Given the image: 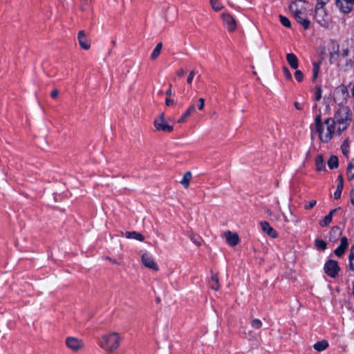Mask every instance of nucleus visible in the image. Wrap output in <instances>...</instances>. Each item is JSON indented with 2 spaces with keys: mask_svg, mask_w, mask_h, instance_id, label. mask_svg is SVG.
Returning <instances> with one entry per match:
<instances>
[{
  "mask_svg": "<svg viewBox=\"0 0 354 354\" xmlns=\"http://www.w3.org/2000/svg\"><path fill=\"white\" fill-rule=\"evenodd\" d=\"M352 113L348 107L343 106L338 109L336 111L332 121L334 123V127H337V133L340 135L342 131H345L351 120Z\"/></svg>",
  "mask_w": 354,
  "mask_h": 354,
  "instance_id": "f257e3e1",
  "label": "nucleus"
},
{
  "mask_svg": "<svg viewBox=\"0 0 354 354\" xmlns=\"http://www.w3.org/2000/svg\"><path fill=\"white\" fill-rule=\"evenodd\" d=\"M120 342L118 333H104L101 338L100 345L103 349L111 352L118 348Z\"/></svg>",
  "mask_w": 354,
  "mask_h": 354,
  "instance_id": "f03ea898",
  "label": "nucleus"
},
{
  "mask_svg": "<svg viewBox=\"0 0 354 354\" xmlns=\"http://www.w3.org/2000/svg\"><path fill=\"white\" fill-rule=\"evenodd\" d=\"M324 124L326 125V132L324 133V127H322L321 130L319 131H317V133H319L320 140L322 142L327 143L333 138L336 129L334 127V123L332 121L331 118L326 119Z\"/></svg>",
  "mask_w": 354,
  "mask_h": 354,
  "instance_id": "7ed1b4c3",
  "label": "nucleus"
},
{
  "mask_svg": "<svg viewBox=\"0 0 354 354\" xmlns=\"http://www.w3.org/2000/svg\"><path fill=\"white\" fill-rule=\"evenodd\" d=\"M153 125L155 129L158 131L170 133L174 130V127L167 122L164 117V113H161L155 118Z\"/></svg>",
  "mask_w": 354,
  "mask_h": 354,
  "instance_id": "20e7f679",
  "label": "nucleus"
},
{
  "mask_svg": "<svg viewBox=\"0 0 354 354\" xmlns=\"http://www.w3.org/2000/svg\"><path fill=\"white\" fill-rule=\"evenodd\" d=\"M315 19L317 22L322 26H328L329 19L325 10L324 9V6L317 5L315 8Z\"/></svg>",
  "mask_w": 354,
  "mask_h": 354,
  "instance_id": "39448f33",
  "label": "nucleus"
},
{
  "mask_svg": "<svg viewBox=\"0 0 354 354\" xmlns=\"http://www.w3.org/2000/svg\"><path fill=\"white\" fill-rule=\"evenodd\" d=\"M339 270L340 268L337 261L332 259L328 260L324 266L325 273L331 278H335L337 275Z\"/></svg>",
  "mask_w": 354,
  "mask_h": 354,
  "instance_id": "423d86ee",
  "label": "nucleus"
},
{
  "mask_svg": "<svg viewBox=\"0 0 354 354\" xmlns=\"http://www.w3.org/2000/svg\"><path fill=\"white\" fill-rule=\"evenodd\" d=\"M66 345L73 351L77 352L83 348L84 344L82 339L75 337H68L65 341Z\"/></svg>",
  "mask_w": 354,
  "mask_h": 354,
  "instance_id": "0eeeda50",
  "label": "nucleus"
},
{
  "mask_svg": "<svg viewBox=\"0 0 354 354\" xmlns=\"http://www.w3.org/2000/svg\"><path fill=\"white\" fill-rule=\"evenodd\" d=\"M335 5L340 12L347 14L351 12L354 0H335Z\"/></svg>",
  "mask_w": 354,
  "mask_h": 354,
  "instance_id": "6e6552de",
  "label": "nucleus"
},
{
  "mask_svg": "<svg viewBox=\"0 0 354 354\" xmlns=\"http://www.w3.org/2000/svg\"><path fill=\"white\" fill-rule=\"evenodd\" d=\"M142 262L144 264V266L148 268H150L156 271L158 270L157 263L155 262L151 255H150L147 252H145L144 254H142Z\"/></svg>",
  "mask_w": 354,
  "mask_h": 354,
  "instance_id": "1a4fd4ad",
  "label": "nucleus"
},
{
  "mask_svg": "<svg viewBox=\"0 0 354 354\" xmlns=\"http://www.w3.org/2000/svg\"><path fill=\"white\" fill-rule=\"evenodd\" d=\"M348 96V92L346 86L344 84L338 86L335 93V100L338 101L339 100H345Z\"/></svg>",
  "mask_w": 354,
  "mask_h": 354,
  "instance_id": "9d476101",
  "label": "nucleus"
},
{
  "mask_svg": "<svg viewBox=\"0 0 354 354\" xmlns=\"http://www.w3.org/2000/svg\"><path fill=\"white\" fill-rule=\"evenodd\" d=\"M222 18L229 31H234L236 28V21L230 14H223Z\"/></svg>",
  "mask_w": 354,
  "mask_h": 354,
  "instance_id": "9b49d317",
  "label": "nucleus"
},
{
  "mask_svg": "<svg viewBox=\"0 0 354 354\" xmlns=\"http://www.w3.org/2000/svg\"><path fill=\"white\" fill-rule=\"evenodd\" d=\"M225 236L227 243L234 247L239 243V237L236 233L227 231L225 233Z\"/></svg>",
  "mask_w": 354,
  "mask_h": 354,
  "instance_id": "f8f14e48",
  "label": "nucleus"
},
{
  "mask_svg": "<svg viewBox=\"0 0 354 354\" xmlns=\"http://www.w3.org/2000/svg\"><path fill=\"white\" fill-rule=\"evenodd\" d=\"M260 225L262 230L264 232L267 233L268 235L270 236V237L276 238L278 236L277 231L272 227L270 226L268 222L261 221Z\"/></svg>",
  "mask_w": 354,
  "mask_h": 354,
  "instance_id": "ddd939ff",
  "label": "nucleus"
},
{
  "mask_svg": "<svg viewBox=\"0 0 354 354\" xmlns=\"http://www.w3.org/2000/svg\"><path fill=\"white\" fill-rule=\"evenodd\" d=\"M77 39L80 46L84 49L88 50L90 48L91 44L89 41L87 39L86 37L85 32L84 30H81L79 32L77 35Z\"/></svg>",
  "mask_w": 354,
  "mask_h": 354,
  "instance_id": "4468645a",
  "label": "nucleus"
},
{
  "mask_svg": "<svg viewBox=\"0 0 354 354\" xmlns=\"http://www.w3.org/2000/svg\"><path fill=\"white\" fill-rule=\"evenodd\" d=\"M347 247H348V239L346 236H344L341 239V242H340L339 245L335 250V251H334L335 254L338 257H342L344 254Z\"/></svg>",
  "mask_w": 354,
  "mask_h": 354,
  "instance_id": "2eb2a0df",
  "label": "nucleus"
},
{
  "mask_svg": "<svg viewBox=\"0 0 354 354\" xmlns=\"http://www.w3.org/2000/svg\"><path fill=\"white\" fill-rule=\"evenodd\" d=\"M286 59L290 66L293 69H297L299 66V61L296 55L293 53H288Z\"/></svg>",
  "mask_w": 354,
  "mask_h": 354,
  "instance_id": "dca6fc26",
  "label": "nucleus"
},
{
  "mask_svg": "<svg viewBox=\"0 0 354 354\" xmlns=\"http://www.w3.org/2000/svg\"><path fill=\"white\" fill-rule=\"evenodd\" d=\"M301 3H302L301 0H299L296 2H292L290 5L289 9H290V11L292 12V14L293 15V16H295L297 15H304V12L302 11V9L299 8V4Z\"/></svg>",
  "mask_w": 354,
  "mask_h": 354,
  "instance_id": "f3484780",
  "label": "nucleus"
},
{
  "mask_svg": "<svg viewBox=\"0 0 354 354\" xmlns=\"http://www.w3.org/2000/svg\"><path fill=\"white\" fill-rule=\"evenodd\" d=\"M196 111V108L194 104H192L187 109L185 113L178 120V123H183L186 121V119L194 111Z\"/></svg>",
  "mask_w": 354,
  "mask_h": 354,
  "instance_id": "a211bd4d",
  "label": "nucleus"
},
{
  "mask_svg": "<svg viewBox=\"0 0 354 354\" xmlns=\"http://www.w3.org/2000/svg\"><path fill=\"white\" fill-rule=\"evenodd\" d=\"M303 15H297L294 17L296 19L297 23L302 25L305 30H307L310 26V21L308 19L304 18Z\"/></svg>",
  "mask_w": 354,
  "mask_h": 354,
  "instance_id": "6ab92c4d",
  "label": "nucleus"
},
{
  "mask_svg": "<svg viewBox=\"0 0 354 354\" xmlns=\"http://www.w3.org/2000/svg\"><path fill=\"white\" fill-rule=\"evenodd\" d=\"M315 165L317 167V170L320 171H325L326 167L324 164V157L322 155H318L315 158Z\"/></svg>",
  "mask_w": 354,
  "mask_h": 354,
  "instance_id": "aec40b11",
  "label": "nucleus"
},
{
  "mask_svg": "<svg viewBox=\"0 0 354 354\" xmlns=\"http://www.w3.org/2000/svg\"><path fill=\"white\" fill-rule=\"evenodd\" d=\"M328 347V343L325 339L319 341L313 345V348L319 352L326 350Z\"/></svg>",
  "mask_w": 354,
  "mask_h": 354,
  "instance_id": "412c9836",
  "label": "nucleus"
},
{
  "mask_svg": "<svg viewBox=\"0 0 354 354\" xmlns=\"http://www.w3.org/2000/svg\"><path fill=\"white\" fill-rule=\"evenodd\" d=\"M327 164L330 169L337 168L339 166L338 158L335 155H331L328 160Z\"/></svg>",
  "mask_w": 354,
  "mask_h": 354,
  "instance_id": "4be33fe9",
  "label": "nucleus"
},
{
  "mask_svg": "<svg viewBox=\"0 0 354 354\" xmlns=\"http://www.w3.org/2000/svg\"><path fill=\"white\" fill-rule=\"evenodd\" d=\"M192 177V175L191 171H186L184 174L183 178L180 180V183L183 185V186L185 188H186V189L188 188V187L189 185V181L191 180Z\"/></svg>",
  "mask_w": 354,
  "mask_h": 354,
  "instance_id": "5701e85b",
  "label": "nucleus"
},
{
  "mask_svg": "<svg viewBox=\"0 0 354 354\" xmlns=\"http://www.w3.org/2000/svg\"><path fill=\"white\" fill-rule=\"evenodd\" d=\"M209 286L212 289L217 291L219 290L220 285L217 274H212L209 281Z\"/></svg>",
  "mask_w": 354,
  "mask_h": 354,
  "instance_id": "b1692460",
  "label": "nucleus"
},
{
  "mask_svg": "<svg viewBox=\"0 0 354 354\" xmlns=\"http://www.w3.org/2000/svg\"><path fill=\"white\" fill-rule=\"evenodd\" d=\"M339 45L336 44L333 46V52L330 53V64L334 63L335 61L337 60V57H339Z\"/></svg>",
  "mask_w": 354,
  "mask_h": 354,
  "instance_id": "393cba45",
  "label": "nucleus"
},
{
  "mask_svg": "<svg viewBox=\"0 0 354 354\" xmlns=\"http://www.w3.org/2000/svg\"><path fill=\"white\" fill-rule=\"evenodd\" d=\"M347 177L348 180L354 179V159H353L348 164L346 170Z\"/></svg>",
  "mask_w": 354,
  "mask_h": 354,
  "instance_id": "a878e982",
  "label": "nucleus"
},
{
  "mask_svg": "<svg viewBox=\"0 0 354 354\" xmlns=\"http://www.w3.org/2000/svg\"><path fill=\"white\" fill-rule=\"evenodd\" d=\"M162 44L161 42L158 43L155 48L153 49V51L151 55V59L154 60L156 59L160 54L161 50H162Z\"/></svg>",
  "mask_w": 354,
  "mask_h": 354,
  "instance_id": "bb28decb",
  "label": "nucleus"
},
{
  "mask_svg": "<svg viewBox=\"0 0 354 354\" xmlns=\"http://www.w3.org/2000/svg\"><path fill=\"white\" fill-rule=\"evenodd\" d=\"M348 260L350 269L354 270V245L351 248Z\"/></svg>",
  "mask_w": 354,
  "mask_h": 354,
  "instance_id": "cd10ccee",
  "label": "nucleus"
},
{
  "mask_svg": "<svg viewBox=\"0 0 354 354\" xmlns=\"http://www.w3.org/2000/svg\"><path fill=\"white\" fill-rule=\"evenodd\" d=\"M189 237L197 246H200L201 245V237L199 236L194 234L193 232H190L189 234Z\"/></svg>",
  "mask_w": 354,
  "mask_h": 354,
  "instance_id": "c85d7f7f",
  "label": "nucleus"
},
{
  "mask_svg": "<svg viewBox=\"0 0 354 354\" xmlns=\"http://www.w3.org/2000/svg\"><path fill=\"white\" fill-rule=\"evenodd\" d=\"M313 81L315 82L317 78L319 71V64L317 62H314L313 64Z\"/></svg>",
  "mask_w": 354,
  "mask_h": 354,
  "instance_id": "c756f323",
  "label": "nucleus"
},
{
  "mask_svg": "<svg viewBox=\"0 0 354 354\" xmlns=\"http://www.w3.org/2000/svg\"><path fill=\"white\" fill-rule=\"evenodd\" d=\"M315 130L317 131H319L323 127V124L322 122V116L321 115H317L315 119Z\"/></svg>",
  "mask_w": 354,
  "mask_h": 354,
  "instance_id": "7c9ffc66",
  "label": "nucleus"
},
{
  "mask_svg": "<svg viewBox=\"0 0 354 354\" xmlns=\"http://www.w3.org/2000/svg\"><path fill=\"white\" fill-rule=\"evenodd\" d=\"M315 245L321 250H325L326 249V243L322 239H316L315 241Z\"/></svg>",
  "mask_w": 354,
  "mask_h": 354,
  "instance_id": "2f4dec72",
  "label": "nucleus"
},
{
  "mask_svg": "<svg viewBox=\"0 0 354 354\" xmlns=\"http://www.w3.org/2000/svg\"><path fill=\"white\" fill-rule=\"evenodd\" d=\"M332 217L330 215L327 214L323 220L320 221L319 225L322 227H326L328 226L332 221Z\"/></svg>",
  "mask_w": 354,
  "mask_h": 354,
  "instance_id": "473e14b6",
  "label": "nucleus"
},
{
  "mask_svg": "<svg viewBox=\"0 0 354 354\" xmlns=\"http://www.w3.org/2000/svg\"><path fill=\"white\" fill-rule=\"evenodd\" d=\"M344 186L342 185H337L336 191L334 193V198L335 200H338L341 197L342 192L343 190Z\"/></svg>",
  "mask_w": 354,
  "mask_h": 354,
  "instance_id": "72a5a7b5",
  "label": "nucleus"
},
{
  "mask_svg": "<svg viewBox=\"0 0 354 354\" xmlns=\"http://www.w3.org/2000/svg\"><path fill=\"white\" fill-rule=\"evenodd\" d=\"M284 221L287 223H297L298 220L296 218L295 216H293L291 211H290V216H286L283 214Z\"/></svg>",
  "mask_w": 354,
  "mask_h": 354,
  "instance_id": "f704fd0d",
  "label": "nucleus"
},
{
  "mask_svg": "<svg viewBox=\"0 0 354 354\" xmlns=\"http://www.w3.org/2000/svg\"><path fill=\"white\" fill-rule=\"evenodd\" d=\"M210 4L215 11H219L223 8V7L220 6L218 0H210Z\"/></svg>",
  "mask_w": 354,
  "mask_h": 354,
  "instance_id": "c9c22d12",
  "label": "nucleus"
},
{
  "mask_svg": "<svg viewBox=\"0 0 354 354\" xmlns=\"http://www.w3.org/2000/svg\"><path fill=\"white\" fill-rule=\"evenodd\" d=\"M322 89L321 86H316V91L315 93L314 99L315 101H319L322 98Z\"/></svg>",
  "mask_w": 354,
  "mask_h": 354,
  "instance_id": "e433bc0d",
  "label": "nucleus"
},
{
  "mask_svg": "<svg viewBox=\"0 0 354 354\" xmlns=\"http://www.w3.org/2000/svg\"><path fill=\"white\" fill-rule=\"evenodd\" d=\"M280 21L281 23L286 28H290L291 24L290 20L285 16L280 15Z\"/></svg>",
  "mask_w": 354,
  "mask_h": 354,
  "instance_id": "4c0bfd02",
  "label": "nucleus"
},
{
  "mask_svg": "<svg viewBox=\"0 0 354 354\" xmlns=\"http://www.w3.org/2000/svg\"><path fill=\"white\" fill-rule=\"evenodd\" d=\"M342 153L345 156H348L349 153V146L347 142L344 141L341 146Z\"/></svg>",
  "mask_w": 354,
  "mask_h": 354,
  "instance_id": "58836bf2",
  "label": "nucleus"
},
{
  "mask_svg": "<svg viewBox=\"0 0 354 354\" xmlns=\"http://www.w3.org/2000/svg\"><path fill=\"white\" fill-rule=\"evenodd\" d=\"M132 234H133V235L131 236V239H136L140 241H144L145 237L142 234L137 232L136 231H133Z\"/></svg>",
  "mask_w": 354,
  "mask_h": 354,
  "instance_id": "ea45409f",
  "label": "nucleus"
},
{
  "mask_svg": "<svg viewBox=\"0 0 354 354\" xmlns=\"http://www.w3.org/2000/svg\"><path fill=\"white\" fill-rule=\"evenodd\" d=\"M261 325H262V323H261V320H259L258 319H255L252 320V326L255 330L259 329L261 327Z\"/></svg>",
  "mask_w": 354,
  "mask_h": 354,
  "instance_id": "a19ab883",
  "label": "nucleus"
},
{
  "mask_svg": "<svg viewBox=\"0 0 354 354\" xmlns=\"http://www.w3.org/2000/svg\"><path fill=\"white\" fill-rule=\"evenodd\" d=\"M295 77L299 82H301L304 79V73L300 70H297L295 73Z\"/></svg>",
  "mask_w": 354,
  "mask_h": 354,
  "instance_id": "79ce46f5",
  "label": "nucleus"
},
{
  "mask_svg": "<svg viewBox=\"0 0 354 354\" xmlns=\"http://www.w3.org/2000/svg\"><path fill=\"white\" fill-rule=\"evenodd\" d=\"M283 72L288 80H292V75L289 69L286 66L283 67Z\"/></svg>",
  "mask_w": 354,
  "mask_h": 354,
  "instance_id": "37998d69",
  "label": "nucleus"
},
{
  "mask_svg": "<svg viewBox=\"0 0 354 354\" xmlns=\"http://www.w3.org/2000/svg\"><path fill=\"white\" fill-rule=\"evenodd\" d=\"M316 203H317L316 201L312 200V201H309L308 204L306 205L304 207L306 209H312L313 207H314L315 206Z\"/></svg>",
  "mask_w": 354,
  "mask_h": 354,
  "instance_id": "c03bdc74",
  "label": "nucleus"
},
{
  "mask_svg": "<svg viewBox=\"0 0 354 354\" xmlns=\"http://www.w3.org/2000/svg\"><path fill=\"white\" fill-rule=\"evenodd\" d=\"M195 74H196V73H195L194 71H192L189 73V74L188 75V77H187V82L188 84H192L193 78H194Z\"/></svg>",
  "mask_w": 354,
  "mask_h": 354,
  "instance_id": "a18cd8bd",
  "label": "nucleus"
},
{
  "mask_svg": "<svg viewBox=\"0 0 354 354\" xmlns=\"http://www.w3.org/2000/svg\"><path fill=\"white\" fill-rule=\"evenodd\" d=\"M204 106H205V100L203 98H200L198 100V109L199 110H203L204 109Z\"/></svg>",
  "mask_w": 354,
  "mask_h": 354,
  "instance_id": "49530a36",
  "label": "nucleus"
},
{
  "mask_svg": "<svg viewBox=\"0 0 354 354\" xmlns=\"http://www.w3.org/2000/svg\"><path fill=\"white\" fill-rule=\"evenodd\" d=\"M349 53H350V50L348 48H345V49H343L342 51V56L343 57H346L348 56L349 55Z\"/></svg>",
  "mask_w": 354,
  "mask_h": 354,
  "instance_id": "de8ad7c7",
  "label": "nucleus"
},
{
  "mask_svg": "<svg viewBox=\"0 0 354 354\" xmlns=\"http://www.w3.org/2000/svg\"><path fill=\"white\" fill-rule=\"evenodd\" d=\"M59 94V91L57 89H54L51 91L50 96L52 98H56Z\"/></svg>",
  "mask_w": 354,
  "mask_h": 354,
  "instance_id": "09e8293b",
  "label": "nucleus"
},
{
  "mask_svg": "<svg viewBox=\"0 0 354 354\" xmlns=\"http://www.w3.org/2000/svg\"><path fill=\"white\" fill-rule=\"evenodd\" d=\"M332 233L340 234L341 232H340L339 227H333V229L331 230L330 234H332Z\"/></svg>",
  "mask_w": 354,
  "mask_h": 354,
  "instance_id": "8fccbe9b",
  "label": "nucleus"
},
{
  "mask_svg": "<svg viewBox=\"0 0 354 354\" xmlns=\"http://www.w3.org/2000/svg\"><path fill=\"white\" fill-rule=\"evenodd\" d=\"M339 184L344 186V179H343V176L342 174H339L337 176V185H339Z\"/></svg>",
  "mask_w": 354,
  "mask_h": 354,
  "instance_id": "3c124183",
  "label": "nucleus"
},
{
  "mask_svg": "<svg viewBox=\"0 0 354 354\" xmlns=\"http://www.w3.org/2000/svg\"><path fill=\"white\" fill-rule=\"evenodd\" d=\"M317 5L322 6H324L329 1V0H317Z\"/></svg>",
  "mask_w": 354,
  "mask_h": 354,
  "instance_id": "603ef678",
  "label": "nucleus"
},
{
  "mask_svg": "<svg viewBox=\"0 0 354 354\" xmlns=\"http://www.w3.org/2000/svg\"><path fill=\"white\" fill-rule=\"evenodd\" d=\"M294 106H295V109L297 110H301L303 109V106L298 102H295Z\"/></svg>",
  "mask_w": 354,
  "mask_h": 354,
  "instance_id": "864d4df0",
  "label": "nucleus"
},
{
  "mask_svg": "<svg viewBox=\"0 0 354 354\" xmlns=\"http://www.w3.org/2000/svg\"><path fill=\"white\" fill-rule=\"evenodd\" d=\"M341 209V207H337V208H335V209H333L332 210L330 211V212L328 213V215H330L331 217L333 218V214L337 212L338 210Z\"/></svg>",
  "mask_w": 354,
  "mask_h": 354,
  "instance_id": "5fc2aeb1",
  "label": "nucleus"
},
{
  "mask_svg": "<svg viewBox=\"0 0 354 354\" xmlns=\"http://www.w3.org/2000/svg\"><path fill=\"white\" fill-rule=\"evenodd\" d=\"M351 201L352 204L354 205V186L351 192Z\"/></svg>",
  "mask_w": 354,
  "mask_h": 354,
  "instance_id": "6e6d98bb",
  "label": "nucleus"
},
{
  "mask_svg": "<svg viewBox=\"0 0 354 354\" xmlns=\"http://www.w3.org/2000/svg\"><path fill=\"white\" fill-rule=\"evenodd\" d=\"M184 75H185V71L183 68H180L177 71V75L178 77H183Z\"/></svg>",
  "mask_w": 354,
  "mask_h": 354,
  "instance_id": "4d7b16f0",
  "label": "nucleus"
},
{
  "mask_svg": "<svg viewBox=\"0 0 354 354\" xmlns=\"http://www.w3.org/2000/svg\"><path fill=\"white\" fill-rule=\"evenodd\" d=\"M174 103L173 100L166 98L165 104L167 106H170L171 104H173Z\"/></svg>",
  "mask_w": 354,
  "mask_h": 354,
  "instance_id": "13d9d810",
  "label": "nucleus"
},
{
  "mask_svg": "<svg viewBox=\"0 0 354 354\" xmlns=\"http://www.w3.org/2000/svg\"><path fill=\"white\" fill-rule=\"evenodd\" d=\"M166 95H172V91H171V84H169V87L166 91Z\"/></svg>",
  "mask_w": 354,
  "mask_h": 354,
  "instance_id": "bf43d9fd",
  "label": "nucleus"
},
{
  "mask_svg": "<svg viewBox=\"0 0 354 354\" xmlns=\"http://www.w3.org/2000/svg\"><path fill=\"white\" fill-rule=\"evenodd\" d=\"M132 235H133L132 232H125V236L127 239H131Z\"/></svg>",
  "mask_w": 354,
  "mask_h": 354,
  "instance_id": "052dcab7",
  "label": "nucleus"
},
{
  "mask_svg": "<svg viewBox=\"0 0 354 354\" xmlns=\"http://www.w3.org/2000/svg\"><path fill=\"white\" fill-rule=\"evenodd\" d=\"M87 8V2H85V3L82 6V10H86Z\"/></svg>",
  "mask_w": 354,
  "mask_h": 354,
  "instance_id": "680f3d73",
  "label": "nucleus"
},
{
  "mask_svg": "<svg viewBox=\"0 0 354 354\" xmlns=\"http://www.w3.org/2000/svg\"><path fill=\"white\" fill-rule=\"evenodd\" d=\"M106 259L109 260L110 261H111L113 263H116L115 261L113 260L112 259H111L110 257H106Z\"/></svg>",
  "mask_w": 354,
  "mask_h": 354,
  "instance_id": "e2e57ef3",
  "label": "nucleus"
},
{
  "mask_svg": "<svg viewBox=\"0 0 354 354\" xmlns=\"http://www.w3.org/2000/svg\"><path fill=\"white\" fill-rule=\"evenodd\" d=\"M156 301H157V302H158V303H159V302L160 301V298H159V297H158V298L156 299Z\"/></svg>",
  "mask_w": 354,
  "mask_h": 354,
  "instance_id": "0e129e2a",
  "label": "nucleus"
},
{
  "mask_svg": "<svg viewBox=\"0 0 354 354\" xmlns=\"http://www.w3.org/2000/svg\"><path fill=\"white\" fill-rule=\"evenodd\" d=\"M112 44H113V45H115V40H113V41H112Z\"/></svg>",
  "mask_w": 354,
  "mask_h": 354,
  "instance_id": "69168bd1",
  "label": "nucleus"
},
{
  "mask_svg": "<svg viewBox=\"0 0 354 354\" xmlns=\"http://www.w3.org/2000/svg\"><path fill=\"white\" fill-rule=\"evenodd\" d=\"M88 0H85L86 2H87Z\"/></svg>",
  "mask_w": 354,
  "mask_h": 354,
  "instance_id": "338daca9",
  "label": "nucleus"
}]
</instances>
